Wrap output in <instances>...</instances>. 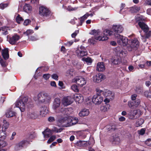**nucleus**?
Returning <instances> with one entry per match:
<instances>
[{
  "mask_svg": "<svg viewBox=\"0 0 151 151\" xmlns=\"http://www.w3.org/2000/svg\"><path fill=\"white\" fill-rule=\"evenodd\" d=\"M105 78V75L101 73H99L93 76V81L95 83H99Z\"/></svg>",
  "mask_w": 151,
  "mask_h": 151,
  "instance_id": "12",
  "label": "nucleus"
},
{
  "mask_svg": "<svg viewBox=\"0 0 151 151\" xmlns=\"http://www.w3.org/2000/svg\"><path fill=\"white\" fill-rule=\"evenodd\" d=\"M72 81L81 86L86 84V83L85 79L81 77H77L73 79Z\"/></svg>",
  "mask_w": 151,
  "mask_h": 151,
  "instance_id": "10",
  "label": "nucleus"
},
{
  "mask_svg": "<svg viewBox=\"0 0 151 151\" xmlns=\"http://www.w3.org/2000/svg\"><path fill=\"white\" fill-rule=\"evenodd\" d=\"M140 101L139 99H138L134 101H130L128 102L129 107L131 109H134L138 107L140 104Z\"/></svg>",
  "mask_w": 151,
  "mask_h": 151,
  "instance_id": "13",
  "label": "nucleus"
},
{
  "mask_svg": "<svg viewBox=\"0 0 151 151\" xmlns=\"http://www.w3.org/2000/svg\"><path fill=\"white\" fill-rule=\"evenodd\" d=\"M15 114V112L9 109L7 110L5 113L6 117L8 118L13 117Z\"/></svg>",
  "mask_w": 151,
  "mask_h": 151,
  "instance_id": "28",
  "label": "nucleus"
},
{
  "mask_svg": "<svg viewBox=\"0 0 151 151\" xmlns=\"http://www.w3.org/2000/svg\"><path fill=\"white\" fill-rule=\"evenodd\" d=\"M8 52V48L4 49L2 50V55L5 60L9 58Z\"/></svg>",
  "mask_w": 151,
  "mask_h": 151,
  "instance_id": "29",
  "label": "nucleus"
},
{
  "mask_svg": "<svg viewBox=\"0 0 151 151\" xmlns=\"http://www.w3.org/2000/svg\"><path fill=\"white\" fill-rule=\"evenodd\" d=\"M71 88L75 92H78L79 91L78 87L76 85H72L71 87Z\"/></svg>",
  "mask_w": 151,
  "mask_h": 151,
  "instance_id": "42",
  "label": "nucleus"
},
{
  "mask_svg": "<svg viewBox=\"0 0 151 151\" xmlns=\"http://www.w3.org/2000/svg\"><path fill=\"white\" fill-rule=\"evenodd\" d=\"M103 94H101L103 95L105 97L110 99L112 100L113 99L114 97V93L109 90H106L105 92H104Z\"/></svg>",
  "mask_w": 151,
  "mask_h": 151,
  "instance_id": "19",
  "label": "nucleus"
},
{
  "mask_svg": "<svg viewBox=\"0 0 151 151\" xmlns=\"http://www.w3.org/2000/svg\"><path fill=\"white\" fill-rule=\"evenodd\" d=\"M125 6V4H124L122 3L121 4V7H120V13L122 14V10L124 8Z\"/></svg>",
  "mask_w": 151,
  "mask_h": 151,
  "instance_id": "60",
  "label": "nucleus"
},
{
  "mask_svg": "<svg viewBox=\"0 0 151 151\" xmlns=\"http://www.w3.org/2000/svg\"><path fill=\"white\" fill-rule=\"evenodd\" d=\"M97 93L93 97L92 101L96 105H99L103 101V98L101 96V94L104 93V91L97 88L96 89Z\"/></svg>",
  "mask_w": 151,
  "mask_h": 151,
  "instance_id": "3",
  "label": "nucleus"
},
{
  "mask_svg": "<svg viewBox=\"0 0 151 151\" xmlns=\"http://www.w3.org/2000/svg\"><path fill=\"white\" fill-rule=\"evenodd\" d=\"M50 75L49 74H44L43 75V78L45 80H47L50 77Z\"/></svg>",
  "mask_w": 151,
  "mask_h": 151,
  "instance_id": "54",
  "label": "nucleus"
},
{
  "mask_svg": "<svg viewBox=\"0 0 151 151\" xmlns=\"http://www.w3.org/2000/svg\"><path fill=\"white\" fill-rule=\"evenodd\" d=\"M42 133L44 138H48L50 137L51 132L50 129H47L43 132Z\"/></svg>",
  "mask_w": 151,
  "mask_h": 151,
  "instance_id": "32",
  "label": "nucleus"
},
{
  "mask_svg": "<svg viewBox=\"0 0 151 151\" xmlns=\"http://www.w3.org/2000/svg\"><path fill=\"white\" fill-rule=\"evenodd\" d=\"M43 98L44 99L42 103L45 104H49L51 102V98L47 93H44V97Z\"/></svg>",
  "mask_w": 151,
  "mask_h": 151,
  "instance_id": "24",
  "label": "nucleus"
},
{
  "mask_svg": "<svg viewBox=\"0 0 151 151\" xmlns=\"http://www.w3.org/2000/svg\"><path fill=\"white\" fill-rule=\"evenodd\" d=\"M137 95L136 94H134L132 95L131 96V98L132 100L134 101L136 99Z\"/></svg>",
  "mask_w": 151,
  "mask_h": 151,
  "instance_id": "56",
  "label": "nucleus"
},
{
  "mask_svg": "<svg viewBox=\"0 0 151 151\" xmlns=\"http://www.w3.org/2000/svg\"><path fill=\"white\" fill-rule=\"evenodd\" d=\"M27 117L29 119H35L38 117V115L34 111L29 112L27 113Z\"/></svg>",
  "mask_w": 151,
  "mask_h": 151,
  "instance_id": "27",
  "label": "nucleus"
},
{
  "mask_svg": "<svg viewBox=\"0 0 151 151\" xmlns=\"http://www.w3.org/2000/svg\"><path fill=\"white\" fill-rule=\"evenodd\" d=\"M88 145H90V143L89 142L87 141L80 140L78 141L76 143V146L80 147H86Z\"/></svg>",
  "mask_w": 151,
  "mask_h": 151,
  "instance_id": "26",
  "label": "nucleus"
},
{
  "mask_svg": "<svg viewBox=\"0 0 151 151\" xmlns=\"http://www.w3.org/2000/svg\"><path fill=\"white\" fill-rule=\"evenodd\" d=\"M33 33L32 30H27L24 33V34L27 35H29L32 34Z\"/></svg>",
  "mask_w": 151,
  "mask_h": 151,
  "instance_id": "50",
  "label": "nucleus"
},
{
  "mask_svg": "<svg viewBox=\"0 0 151 151\" xmlns=\"http://www.w3.org/2000/svg\"><path fill=\"white\" fill-rule=\"evenodd\" d=\"M44 97V93H38L37 95L35 96L34 98V100L35 101L38 102L39 103H42Z\"/></svg>",
  "mask_w": 151,
  "mask_h": 151,
  "instance_id": "18",
  "label": "nucleus"
},
{
  "mask_svg": "<svg viewBox=\"0 0 151 151\" xmlns=\"http://www.w3.org/2000/svg\"><path fill=\"white\" fill-rule=\"evenodd\" d=\"M145 128H142L140 130H139L138 131L139 134L141 135H143L145 132Z\"/></svg>",
  "mask_w": 151,
  "mask_h": 151,
  "instance_id": "49",
  "label": "nucleus"
},
{
  "mask_svg": "<svg viewBox=\"0 0 151 151\" xmlns=\"http://www.w3.org/2000/svg\"><path fill=\"white\" fill-rule=\"evenodd\" d=\"M61 102L59 98H56L54 100L52 106V108L56 110L60 106Z\"/></svg>",
  "mask_w": 151,
  "mask_h": 151,
  "instance_id": "15",
  "label": "nucleus"
},
{
  "mask_svg": "<svg viewBox=\"0 0 151 151\" xmlns=\"http://www.w3.org/2000/svg\"><path fill=\"white\" fill-rule=\"evenodd\" d=\"M73 70H69L67 71L66 73V76H70L73 75Z\"/></svg>",
  "mask_w": 151,
  "mask_h": 151,
  "instance_id": "51",
  "label": "nucleus"
},
{
  "mask_svg": "<svg viewBox=\"0 0 151 151\" xmlns=\"http://www.w3.org/2000/svg\"><path fill=\"white\" fill-rule=\"evenodd\" d=\"M39 14L40 16L47 17L51 15V12L46 7L41 6L39 8Z\"/></svg>",
  "mask_w": 151,
  "mask_h": 151,
  "instance_id": "7",
  "label": "nucleus"
},
{
  "mask_svg": "<svg viewBox=\"0 0 151 151\" xmlns=\"http://www.w3.org/2000/svg\"><path fill=\"white\" fill-rule=\"evenodd\" d=\"M16 22L18 23H20L21 22H22L24 19L22 17H20V15L18 14L16 19Z\"/></svg>",
  "mask_w": 151,
  "mask_h": 151,
  "instance_id": "39",
  "label": "nucleus"
},
{
  "mask_svg": "<svg viewBox=\"0 0 151 151\" xmlns=\"http://www.w3.org/2000/svg\"><path fill=\"white\" fill-rule=\"evenodd\" d=\"M116 50L117 51V54L119 55V56L120 57H124L126 56L127 51L125 49H123L122 47H117Z\"/></svg>",
  "mask_w": 151,
  "mask_h": 151,
  "instance_id": "14",
  "label": "nucleus"
},
{
  "mask_svg": "<svg viewBox=\"0 0 151 151\" xmlns=\"http://www.w3.org/2000/svg\"><path fill=\"white\" fill-rule=\"evenodd\" d=\"M145 143L148 146L151 147V138L147 139L145 141Z\"/></svg>",
  "mask_w": 151,
  "mask_h": 151,
  "instance_id": "48",
  "label": "nucleus"
},
{
  "mask_svg": "<svg viewBox=\"0 0 151 151\" xmlns=\"http://www.w3.org/2000/svg\"><path fill=\"white\" fill-rule=\"evenodd\" d=\"M111 141L113 143L118 144L120 142V139L118 136H113L111 139Z\"/></svg>",
  "mask_w": 151,
  "mask_h": 151,
  "instance_id": "31",
  "label": "nucleus"
},
{
  "mask_svg": "<svg viewBox=\"0 0 151 151\" xmlns=\"http://www.w3.org/2000/svg\"><path fill=\"white\" fill-rule=\"evenodd\" d=\"M76 53L77 56L80 58L86 56L88 54L87 51L85 47L83 46H81L77 49Z\"/></svg>",
  "mask_w": 151,
  "mask_h": 151,
  "instance_id": "6",
  "label": "nucleus"
},
{
  "mask_svg": "<svg viewBox=\"0 0 151 151\" xmlns=\"http://www.w3.org/2000/svg\"><path fill=\"white\" fill-rule=\"evenodd\" d=\"M30 39L32 41H35L37 40L38 39L36 37L32 36L30 37Z\"/></svg>",
  "mask_w": 151,
  "mask_h": 151,
  "instance_id": "59",
  "label": "nucleus"
},
{
  "mask_svg": "<svg viewBox=\"0 0 151 151\" xmlns=\"http://www.w3.org/2000/svg\"><path fill=\"white\" fill-rule=\"evenodd\" d=\"M48 110L46 107H42L40 112V115L42 116H45L48 112Z\"/></svg>",
  "mask_w": 151,
  "mask_h": 151,
  "instance_id": "33",
  "label": "nucleus"
},
{
  "mask_svg": "<svg viewBox=\"0 0 151 151\" xmlns=\"http://www.w3.org/2000/svg\"><path fill=\"white\" fill-rule=\"evenodd\" d=\"M48 120L50 122H53L55 121V118L53 117L50 116L48 118Z\"/></svg>",
  "mask_w": 151,
  "mask_h": 151,
  "instance_id": "63",
  "label": "nucleus"
},
{
  "mask_svg": "<svg viewBox=\"0 0 151 151\" xmlns=\"http://www.w3.org/2000/svg\"><path fill=\"white\" fill-rule=\"evenodd\" d=\"M131 9L132 11H133L134 13H136L138 12L140 9V7H137L136 6H134L132 7L131 8Z\"/></svg>",
  "mask_w": 151,
  "mask_h": 151,
  "instance_id": "37",
  "label": "nucleus"
},
{
  "mask_svg": "<svg viewBox=\"0 0 151 151\" xmlns=\"http://www.w3.org/2000/svg\"><path fill=\"white\" fill-rule=\"evenodd\" d=\"M30 22V21L29 19H26L24 21V25L27 26L29 24Z\"/></svg>",
  "mask_w": 151,
  "mask_h": 151,
  "instance_id": "58",
  "label": "nucleus"
},
{
  "mask_svg": "<svg viewBox=\"0 0 151 151\" xmlns=\"http://www.w3.org/2000/svg\"><path fill=\"white\" fill-rule=\"evenodd\" d=\"M51 76L52 78L53 79H55L56 80H58V76L57 74H53Z\"/></svg>",
  "mask_w": 151,
  "mask_h": 151,
  "instance_id": "55",
  "label": "nucleus"
},
{
  "mask_svg": "<svg viewBox=\"0 0 151 151\" xmlns=\"http://www.w3.org/2000/svg\"><path fill=\"white\" fill-rule=\"evenodd\" d=\"M28 102L27 98L25 96L21 97L16 101L15 105L17 107L19 108L21 111L24 112Z\"/></svg>",
  "mask_w": 151,
  "mask_h": 151,
  "instance_id": "2",
  "label": "nucleus"
},
{
  "mask_svg": "<svg viewBox=\"0 0 151 151\" xmlns=\"http://www.w3.org/2000/svg\"><path fill=\"white\" fill-rule=\"evenodd\" d=\"M144 94L147 97L151 98V91H145L144 93Z\"/></svg>",
  "mask_w": 151,
  "mask_h": 151,
  "instance_id": "43",
  "label": "nucleus"
},
{
  "mask_svg": "<svg viewBox=\"0 0 151 151\" xmlns=\"http://www.w3.org/2000/svg\"><path fill=\"white\" fill-rule=\"evenodd\" d=\"M131 45L135 50H136L139 46V42L137 39H134L131 40Z\"/></svg>",
  "mask_w": 151,
  "mask_h": 151,
  "instance_id": "22",
  "label": "nucleus"
},
{
  "mask_svg": "<svg viewBox=\"0 0 151 151\" xmlns=\"http://www.w3.org/2000/svg\"><path fill=\"white\" fill-rule=\"evenodd\" d=\"M140 115V111L139 109L131 110L128 114L129 119L134 120L139 117Z\"/></svg>",
  "mask_w": 151,
  "mask_h": 151,
  "instance_id": "5",
  "label": "nucleus"
},
{
  "mask_svg": "<svg viewBox=\"0 0 151 151\" xmlns=\"http://www.w3.org/2000/svg\"><path fill=\"white\" fill-rule=\"evenodd\" d=\"M73 100L70 96H67L63 98V104L65 106H67L73 103Z\"/></svg>",
  "mask_w": 151,
  "mask_h": 151,
  "instance_id": "16",
  "label": "nucleus"
},
{
  "mask_svg": "<svg viewBox=\"0 0 151 151\" xmlns=\"http://www.w3.org/2000/svg\"><path fill=\"white\" fill-rule=\"evenodd\" d=\"M70 118L67 116L63 117L59 120V122L62 124L63 127H68L70 126L69 124Z\"/></svg>",
  "mask_w": 151,
  "mask_h": 151,
  "instance_id": "11",
  "label": "nucleus"
},
{
  "mask_svg": "<svg viewBox=\"0 0 151 151\" xmlns=\"http://www.w3.org/2000/svg\"><path fill=\"white\" fill-rule=\"evenodd\" d=\"M56 138V137L55 135L52 136L48 140L47 143L48 144L52 142Z\"/></svg>",
  "mask_w": 151,
  "mask_h": 151,
  "instance_id": "41",
  "label": "nucleus"
},
{
  "mask_svg": "<svg viewBox=\"0 0 151 151\" xmlns=\"http://www.w3.org/2000/svg\"><path fill=\"white\" fill-rule=\"evenodd\" d=\"M16 135V133L15 132H14L12 133V135L10 138V140H12L14 138V137Z\"/></svg>",
  "mask_w": 151,
  "mask_h": 151,
  "instance_id": "64",
  "label": "nucleus"
},
{
  "mask_svg": "<svg viewBox=\"0 0 151 151\" xmlns=\"http://www.w3.org/2000/svg\"><path fill=\"white\" fill-rule=\"evenodd\" d=\"M144 120L142 119H139L137 120L136 123V126L137 127H138L142 124L144 122Z\"/></svg>",
  "mask_w": 151,
  "mask_h": 151,
  "instance_id": "36",
  "label": "nucleus"
},
{
  "mask_svg": "<svg viewBox=\"0 0 151 151\" xmlns=\"http://www.w3.org/2000/svg\"><path fill=\"white\" fill-rule=\"evenodd\" d=\"M82 60L83 61L86 62V63H91L92 62L91 59L89 57L83 58H82Z\"/></svg>",
  "mask_w": 151,
  "mask_h": 151,
  "instance_id": "40",
  "label": "nucleus"
},
{
  "mask_svg": "<svg viewBox=\"0 0 151 151\" xmlns=\"http://www.w3.org/2000/svg\"><path fill=\"white\" fill-rule=\"evenodd\" d=\"M112 29L115 32L118 34L121 33L123 30V27L120 25H113Z\"/></svg>",
  "mask_w": 151,
  "mask_h": 151,
  "instance_id": "17",
  "label": "nucleus"
},
{
  "mask_svg": "<svg viewBox=\"0 0 151 151\" xmlns=\"http://www.w3.org/2000/svg\"><path fill=\"white\" fill-rule=\"evenodd\" d=\"M136 92L138 93H141L142 90V88H136L135 89Z\"/></svg>",
  "mask_w": 151,
  "mask_h": 151,
  "instance_id": "57",
  "label": "nucleus"
},
{
  "mask_svg": "<svg viewBox=\"0 0 151 151\" xmlns=\"http://www.w3.org/2000/svg\"><path fill=\"white\" fill-rule=\"evenodd\" d=\"M9 6L8 3H1L0 4V7L1 9H3L5 8L8 7Z\"/></svg>",
  "mask_w": 151,
  "mask_h": 151,
  "instance_id": "44",
  "label": "nucleus"
},
{
  "mask_svg": "<svg viewBox=\"0 0 151 151\" xmlns=\"http://www.w3.org/2000/svg\"><path fill=\"white\" fill-rule=\"evenodd\" d=\"M0 63L3 67H5L6 66L5 62L2 60H0Z\"/></svg>",
  "mask_w": 151,
  "mask_h": 151,
  "instance_id": "52",
  "label": "nucleus"
},
{
  "mask_svg": "<svg viewBox=\"0 0 151 151\" xmlns=\"http://www.w3.org/2000/svg\"><path fill=\"white\" fill-rule=\"evenodd\" d=\"M78 31H76L74 33H73L71 35V36L72 37L74 38L77 35L78 33Z\"/></svg>",
  "mask_w": 151,
  "mask_h": 151,
  "instance_id": "61",
  "label": "nucleus"
},
{
  "mask_svg": "<svg viewBox=\"0 0 151 151\" xmlns=\"http://www.w3.org/2000/svg\"><path fill=\"white\" fill-rule=\"evenodd\" d=\"M7 37L8 41L12 45L16 44L17 41L20 38V36L17 34H15L11 37H9L8 36Z\"/></svg>",
  "mask_w": 151,
  "mask_h": 151,
  "instance_id": "8",
  "label": "nucleus"
},
{
  "mask_svg": "<svg viewBox=\"0 0 151 151\" xmlns=\"http://www.w3.org/2000/svg\"><path fill=\"white\" fill-rule=\"evenodd\" d=\"M22 149V147L21 146L19 143L15 144L14 149L16 150H18Z\"/></svg>",
  "mask_w": 151,
  "mask_h": 151,
  "instance_id": "45",
  "label": "nucleus"
},
{
  "mask_svg": "<svg viewBox=\"0 0 151 151\" xmlns=\"http://www.w3.org/2000/svg\"><path fill=\"white\" fill-rule=\"evenodd\" d=\"M111 61L112 63L114 65L118 64L120 62V60L119 58H115L114 59H111Z\"/></svg>",
  "mask_w": 151,
  "mask_h": 151,
  "instance_id": "38",
  "label": "nucleus"
},
{
  "mask_svg": "<svg viewBox=\"0 0 151 151\" xmlns=\"http://www.w3.org/2000/svg\"><path fill=\"white\" fill-rule=\"evenodd\" d=\"M23 10L25 12L29 13L32 10V7L29 4H26L24 6Z\"/></svg>",
  "mask_w": 151,
  "mask_h": 151,
  "instance_id": "30",
  "label": "nucleus"
},
{
  "mask_svg": "<svg viewBox=\"0 0 151 151\" xmlns=\"http://www.w3.org/2000/svg\"><path fill=\"white\" fill-rule=\"evenodd\" d=\"M69 124L70 126L73 125H75L78 122V119L77 118H72V119L70 118Z\"/></svg>",
  "mask_w": 151,
  "mask_h": 151,
  "instance_id": "34",
  "label": "nucleus"
},
{
  "mask_svg": "<svg viewBox=\"0 0 151 151\" xmlns=\"http://www.w3.org/2000/svg\"><path fill=\"white\" fill-rule=\"evenodd\" d=\"M74 99L76 102L79 103L82 102L83 100V97L81 94H76L74 95Z\"/></svg>",
  "mask_w": 151,
  "mask_h": 151,
  "instance_id": "23",
  "label": "nucleus"
},
{
  "mask_svg": "<svg viewBox=\"0 0 151 151\" xmlns=\"http://www.w3.org/2000/svg\"><path fill=\"white\" fill-rule=\"evenodd\" d=\"M145 35H141L142 37V39H145L149 38L151 36V31H148L146 32H145Z\"/></svg>",
  "mask_w": 151,
  "mask_h": 151,
  "instance_id": "35",
  "label": "nucleus"
},
{
  "mask_svg": "<svg viewBox=\"0 0 151 151\" xmlns=\"http://www.w3.org/2000/svg\"><path fill=\"white\" fill-rule=\"evenodd\" d=\"M138 24L144 32H146L149 30V28L148 26L143 22H139Z\"/></svg>",
  "mask_w": 151,
  "mask_h": 151,
  "instance_id": "21",
  "label": "nucleus"
},
{
  "mask_svg": "<svg viewBox=\"0 0 151 151\" xmlns=\"http://www.w3.org/2000/svg\"><path fill=\"white\" fill-rule=\"evenodd\" d=\"M114 36L119 45L124 46L128 44V40L127 37L118 34H114Z\"/></svg>",
  "mask_w": 151,
  "mask_h": 151,
  "instance_id": "4",
  "label": "nucleus"
},
{
  "mask_svg": "<svg viewBox=\"0 0 151 151\" xmlns=\"http://www.w3.org/2000/svg\"><path fill=\"white\" fill-rule=\"evenodd\" d=\"M105 66L103 62H100L97 63L96 68L97 70L99 72L103 71L105 70Z\"/></svg>",
  "mask_w": 151,
  "mask_h": 151,
  "instance_id": "20",
  "label": "nucleus"
},
{
  "mask_svg": "<svg viewBox=\"0 0 151 151\" xmlns=\"http://www.w3.org/2000/svg\"><path fill=\"white\" fill-rule=\"evenodd\" d=\"M27 142L26 140H23L19 142V143L22 148L25 145V144Z\"/></svg>",
  "mask_w": 151,
  "mask_h": 151,
  "instance_id": "46",
  "label": "nucleus"
},
{
  "mask_svg": "<svg viewBox=\"0 0 151 151\" xmlns=\"http://www.w3.org/2000/svg\"><path fill=\"white\" fill-rule=\"evenodd\" d=\"M89 114L88 109L84 108L82 109L79 113V115L80 117H83L88 116Z\"/></svg>",
  "mask_w": 151,
  "mask_h": 151,
  "instance_id": "25",
  "label": "nucleus"
},
{
  "mask_svg": "<svg viewBox=\"0 0 151 151\" xmlns=\"http://www.w3.org/2000/svg\"><path fill=\"white\" fill-rule=\"evenodd\" d=\"M113 32L110 30L106 29L103 31V35L100 36L101 32L99 30L93 29L90 33L91 35H94L93 37L89 39L88 42L91 44H94L96 42V40L104 41L108 39L107 36H111L113 34Z\"/></svg>",
  "mask_w": 151,
  "mask_h": 151,
  "instance_id": "1",
  "label": "nucleus"
},
{
  "mask_svg": "<svg viewBox=\"0 0 151 151\" xmlns=\"http://www.w3.org/2000/svg\"><path fill=\"white\" fill-rule=\"evenodd\" d=\"M87 18L85 16V15H84L83 16L81 17V24L80 25H82L84 21L87 19Z\"/></svg>",
  "mask_w": 151,
  "mask_h": 151,
  "instance_id": "47",
  "label": "nucleus"
},
{
  "mask_svg": "<svg viewBox=\"0 0 151 151\" xmlns=\"http://www.w3.org/2000/svg\"><path fill=\"white\" fill-rule=\"evenodd\" d=\"M3 122L4 124L2 126V129L1 130H0V138L4 139L5 137L4 135L5 134L4 132L8 128L9 124L5 120H3Z\"/></svg>",
  "mask_w": 151,
  "mask_h": 151,
  "instance_id": "9",
  "label": "nucleus"
},
{
  "mask_svg": "<svg viewBox=\"0 0 151 151\" xmlns=\"http://www.w3.org/2000/svg\"><path fill=\"white\" fill-rule=\"evenodd\" d=\"M62 129L61 128L58 129L56 128H55L54 129L52 130V131L53 132L58 133L62 131Z\"/></svg>",
  "mask_w": 151,
  "mask_h": 151,
  "instance_id": "53",
  "label": "nucleus"
},
{
  "mask_svg": "<svg viewBox=\"0 0 151 151\" xmlns=\"http://www.w3.org/2000/svg\"><path fill=\"white\" fill-rule=\"evenodd\" d=\"M58 85L60 86L62 88H64L63 87V83L61 81H59L58 83Z\"/></svg>",
  "mask_w": 151,
  "mask_h": 151,
  "instance_id": "62",
  "label": "nucleus"
}]
</instances>
